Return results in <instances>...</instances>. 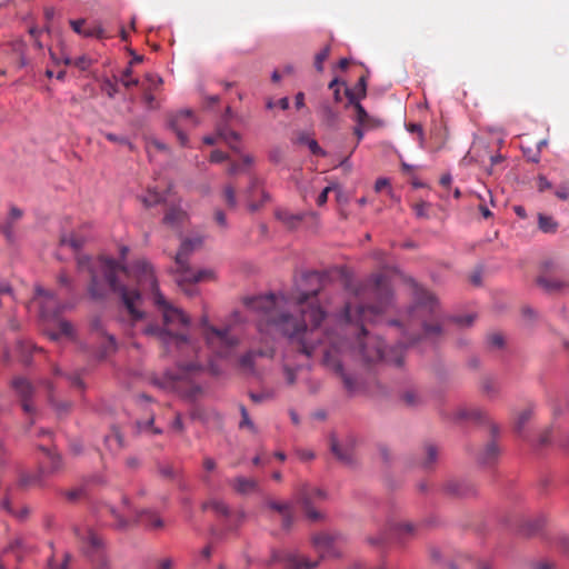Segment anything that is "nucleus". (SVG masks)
<instances>
[{"mask_svg": "<svg viewBox=\"0 0 569 569\" xmlns=\"http://www.w3.org/2000/svg\"><path fill=\"white\" fill-rule=\"evenodd\" d=\"M274 350L272 347H268L266 349H259V350H250L246 355H243L239 363L240 366L249 371H253L254 369V361L258 357H273Z\"/></svg>", "mask_w": 569, "mask_h": 569, "instance_id": "4468645a", "label": "nucleus"}, {"mask_svg": "<svg viewBox=\"0 0 569 569\" xmlns=\"http://www.w3.org/2000/svg\"><path fill=\"white\" fill-rule=\"evenodd\" d=\"M299 141L301 143L307 144L313 154L326 156V151L318 144V142L315 139L309 138L308 136H301L299 138Z\"/></svg>", "mask_w": 569, "mask_h": 569, "instance_id": "cd10ccee", "label": "nucleus"}, {"mask_svg": "<svg viewBox=\"0 0 569 569\" xmlns=\"http://www.w3.org/2000/svg\"><path fill=\"white\" fill-rule=\"evenodd\" d=\"M186 212L180 208H171L163 217V222L168 226L176 227L183 221Z\"/></svg>", "mask_w": 569, "mask_h": 569, "instance_id": "6ab92c4d", "label": "nucleus"}, {"mask_svg": "<svg viewBox=\"0 0 569 569\" xmlns=\"http://www.w3.org/2000/svg\"><path fill=\"white\" fill-rule=\"evenodd\" d=\"M90 63L91 61L87 56H81L73 60V64L78 67L80 70H87Z\"/></svg>", "mask_w": 569, "mask_h": 569, "instance_id": "a18cd8bd", "label": "nucleus"}, {"mask_svg": "<svg viewBox=\"0 0 569 569\" xmlns=\"http://www.w3.org/2000/svg\"><path fill=\"white\" fill-rule=\"evenodd\" d=\"M36 293H37V297H43V298H46L48 300H52V301L54 300V296L41 287L36 288Z\"/></svg>", "mask_w": 569, "mask_h": 569, "instance_id": "6e6d98bb", "label": "nucleus"}, {"mask_svg": "<svg viewBox=\"0 0 569 569\" xmlns=\"http://www.w3.org/2000/svg\"><path fill=\"white\" fill-rule=\"evenodd\" d=\"M50 459H51V470L52 471H56L60 468L61 466V459L58 455H52L50 456Z\"/></svg>", "mask_w": 569, "mask_h": 569, "instance_id": "e2e57ef3", "label": "nucleus"}, {"mask_svg": "<svg viewBox=\"0 0 569 569\" xmlns=\"http://www.w3.org/2000/svg\"><path fill=\"white\" fill-rule=\"evenodd\" d=\"M550 188H551L550 181L546 177L540 176L538 178V189H539V191H545V190L550 189Z\"/></svg>", "mask_w": 569, "mask_h": 569, "instance_id": "603ef678", "label": "nucleus"}, {"mask_svg": "<svg viewBox=\"0 0 569 569\" xmlns=\"http://www.w3.org/2000/svg\"><path fill=\"white\" fill-rule=\"evenodd\" d=\"M274 216L278 221L290 230L297 229L305 219L303 212H292L287 208L276 209Z\"/></svg>", "mask_w": 569, "mask_h": 569, "instance_id": "9b49d317", "label": "nucleus"}, {"mask_svg": "<svg viewBox=\"0 0 569 569\" xmlns=\"http://www.w3.org/2000/svg\"><path fill=\"white\" fill-rule=\"evenodd\" d=\"M76 535L79 538L81 551L94 561V569H110L104 557L102 538L91 528L77 529Z\"/></svg>", "mask_w": 569, "mask_h": 569, "instance_id": "423d86ee", "label": "nucleus"}, {"mask_svg": "<svg viewBox=\"0 0 569 569\" xmlns=\"http://www.w3.org/2000/svg\"><path fill=\"white\" fill-rule=\"evenodd\" d=\"M203 244L202 237H194L182 241L176 254L174 280L179 287L186 283H197L202 281H212L216 279L213 269H201L193 271L189 266L190 254Z\"/></svg>", "mask_w": 569, "mask_h": 569, "instance_id": "7ed1b4c3", "label": "nucleus"}, {"mask_svg": "<svg viewBox=\"0 0 569 569\" xmlns=\"http://www.w3.org/2000/svg\"><path fill=\"white\" fill-rule=\"evenodd\" d=\"M168 126L177 134L180 144L187 147V131L197 126V120L191 110H181L171 117Z\"/></svg>", "mask_w": 569, "mask_h": 569, "instance_id": "0eeeda50", "label": "nucleus"}, {"mask_svg": "<svg viewBox=\"0 0 569 569\" xmlns=\"http://www.w3.org/2000/svg\"><path fill=\"white\" fill-rule=\"evenodd\" d=\"M78 270L79 272H88L91 277L89 286L91 298H103L109 289L119 293L133 319H141L143 312L137 308V305L141 302L139 290L128 289L117 282L119 271L133 277L141 288L149 289L152 292L154 303L162 316V327L148 326L143 329V333L157 337L168 352H171L172 349H177L181 353L196 352V345L188 336V329L191 325L190 317L182 309L167 301L158 287L153 268L149 262L144 260L137 261L128 270L112 258L100 257L93 260L88 256H81L78 258Z\"/></svg>", "mask_w": 569, "mask_h": 569, "instance_id": "f03ea898", "label": "nucleus"}, {"mask_svg": "<svg viewBox=\"0 0 569 569\" xmlns=\"http://www.w3.org/2000/svg\"><path fill=\"white\" fill-rule=\"evenodd\" d=\"M232 486H233L234 490L239 493H249L256 489L257 483L251 478L237 477L232 481Z\"/></svg>", "mask_w": 569, "mask_h": 569, "instance_id": "a211bd4d", "label": "nucleus"}, {"mask_svg": "<svg viewBox=\"0 0 569 569\" xmlns=\"http://www.w3.org/2000/svg\"><path fill=\"white\" fill-rule=\"evenodd\" d=\"M339 542V539L328 533H320L313 537V545L322 558L340 556Z\"/></svg>", "mask_w": 569, "mask_h": 569, "instance_id": "1a4fd4ad", "label": "nucleus"}, {"mask_svg": "<svg viewBox=\"0 0 569 569\" xmlns=\"http://www.w3.org/2000/svg\"><path fill=\"white\" fill-rule=\"evenodd\" d=\"M366 130H368L366 126L356 124L353 132L357 136L358 143L362 140Z\"/></svg>", "mask_w": 569, "mask_h": 569, "instance_id": "052dcab7", "label": "nucleus"}, {"mask_svg": "<svg viewBox=\"0 0 569 569\" xmlns=\"http://www.w3.org/2000/svg\"><path fill=\"white\" fill-rule=\"evenodd\" d=\"M227 159V154L220 150H213L210 154L211 162H222Z\"/></svg>", "mask_w": 569, "mask_h": 569, "instance_id": "3c124183", "label": "nucleus"}, {"mask_svg": "<svg viewBox=\"0 0 569 569\" xmlns=\"http://www.w3.org/2000/svg\"><path fill=\"white\" fill-rule=\"evenodd\" d=\"M348 101L350 104H352L356 109V122L357 124L366 126L367 129H375L376 126L371 124V117L368 114V112L365 110L363 106L359 101V97H356L353 92L346 91Z\"/></svg>", "mask_w": 569, "mask_h": 569, "instance_id": "ddd939ff", "label": "nucleus"}, {"mask_svg": "<svg viewBox=\"0 0 569 569\" xmlns=\"http://www.w3.org/2000/svg\"><path fill=\"white\" fill-rule=\"evenodd\" d=\"M453 418L456 420H477L480 418V412L475 409L459 408Z\"/></svg>", "mask_w": 569, "mask_h": 569, "instance_id": "a878e982", "label": "nucleus"}, {"mask_svg": "<svg viewBox=\"0 0 569 569\" xmlns=\"http://www.w3.org/2000/svg\"><path fill=\"white\" fill-rule=\"evenodd\" d=\"M387 187H389V180L387 178H379L375 183L376 191H381Z\"/></svg>", "mask_w": 569, "mask_h": 569, "instance_id": "680f3d73", "label": "nucleus"}, {"mask_svg": "<svg viewBox=\"0 0 569 569\" xmlns=\"http://www.w3.org/2000/svg\"><path fill=\"white\" fill-rule=\"evenodd\" d=\"M204 508H211L219 515L227 516L229 513L228 506L221 500H212L204 505Z\"/></svg>", "mask_w": 569, "mask_h": 569, "instance_id": "72a5a7b5", "label": "nucleus"}, {"mask_svg": "<svg viewBox=\"0 0 569 569\" xmlns=\"http://www.w3.org/2000/svg\"><path fill=\"white\" fill-rule=\"evenodd\" d=\"M87 241V237L78 236L76 233L66 234L61 238V243L69 246L74 250L80 249Z\"/></svg>", "mask_w": 569, "mask_h": 569, "instance_id": "5701e85b", "label": "nucleus"}, {"mask_svg": "<svg viewBox=\"0 0 569 569\" xmlns=\"http://www.w3.org/2000/svg\"><path fill=\"white\" fill-rule=\"evenodd\" d=\"M499 448L495 442L489 443L479 457V461L483 465L490 463L497 459Z\"/></svg>", "mask_w": 569, "mask_h": 569, "instance_id": "b1692460", "label": "nucleus"}, {"mask_svg": "<svg viewBox=\"0 0 569 569\" xmlns=\"http://www.w3.org/2000/svg\"><path fill=\"white\" fill-rule=\"evenodd\" d=\"M201 326L204 329V338L208 347L220 358L229 357L237 347L239 340L230 333L228 328L217 329L209 325L208 318L201 319Z\"/></svg>", "mask_w": 569, "mask_h": 569, "instance_id": "39448f33", "label": "nucleus"}, {"mask_svg": "<svg viewBox=\"0 0 569 569\" xmlns=\"http://www.w3.org/2000/svg\"><path fill=\"white\" fill-rule=\"evenodd\" d=\"M131 74H132V69L131 67H128L123 73H122V77L120 79L121 83L129 88V87H132V86H137L138 84V79H133L131 78Z\"/></svg>", "mask_w": 569, "mask_h": 569, "instance_id": "4c0bfd02", "label": "nucleus"}, {"mask_svg": "<svg viewBox=\"0 0 569 569\" xmlns=\"http://www.w3.org/2000/svg\"><path fill=\"white\" fill-rule=\"evenodd\" d=\"M173 562L171 559H163L159 563V569H172Z\"/></svg>", "mask_w": 569, "mask_h": 569, "instance_id": "774afa93", "label": "nucleus"}, {"mask_svg": "<svg viewBox=\"0 0 569 569\" xmlns=\"http://www.w3.org/2000/svg\"><path fill=\"white\" fill-rule=\"evenodd\" d=\"M279 561L284 562L287 569H315L318 566V561H311L305 557L273 551L272 562Z\"/></svg>", "mask_w": 569, "mask_h": 569, "instance_id": "9d476101", "label": "nucleus"}, {"mask_svg": "<svg viewBox=\"0 0 569 569\" xmlns=\"http://www.w3.org/2000/svg\"><path fill=\"white\" fill-rule=\"evenodd\" d=\"M28 515H29V509L27 507H22L19 511L13 510V513H12V516L17 517L20 520L26 519L28 517Z\"/></svg>", "mask_w": 569, "mask_h": 569, "instance_id": "0e129e2a", "label": "nucleus"}, {"mask_svg": "<svg viewBox=\"0 0 569 569\" xmlns=\"http://www.w3.org/2000/svg\"><path fill=\"white\" fill-rule=\"evenodd\" d=\"M223 196H224V199H226V202L227 204L230 207V208H236L237 206V199H236V192H234V188L232 186H226L224 189H223Z\"/></svg>", "mask_w": 569, "mask_h": 569, "instance_id": "c9c22d12", "label": "nucleus"}, {"mask_svg": "<svg viewBox=\"0 0 569 569\" xmlns=\"http://www.w3.org/2000/svg\"><path fill=\"white\" fill-rule=\"evenodd\" d=\"M412 311L423 319V329L427 335L439 333L441 331L439 325L429 326L425 321L427 316L438 317L440 313L438 301L432 295L426 293L423 299L416 303Z\"/></svg>", "mask_w": 569, "mask_h": 569, "instance_id": "6e6552de", "label": "nucleus"}, {"mask_svg": "<svg viewBox=\"0 0 569 569\" xmlns=\"http://www.w3.org/2000/svg\"><path fill=\"white\" fill-rule=\"evenodd\" d=\"M239 410H240V413H241V421L239 422V427L241 429L247 428L252 433H256L257 432V428H256L253 421L251 420V418L249 416V412L246 409V407L243 405H240Z\"/></svg>", "mask_w": 569, "mask_h": 569, "instance_id": "393cba45", "label": "nucleus"}, {"mask_svg": "<svg viewBox=\"0 0 569 569\" xmlns=\"http://www.w3.org/2000/svg\"><path fill=\"white\" fill-rule=\"evenodd\" d=\"M329 53H330V47L327 46L325 48H322L317 54H316V59H315V67L318 71H322L323 70V62L325 60L329 57Z\"/></svg>", "mask_w": 569, "mask_h": 569, "instance_id": "f704fd0d", "label": "nucleus"}, {"mask_svg": "<svg viewBox=\"0 0 569 569\" xmlns=\"http://www.w3.org/2000/svg\"><path fill=\"white\" fill-rule=\"evenodd\" d=\"M203 467H204L206 470L212 471L216 468V461L212 458L207 457L203 460Z\"/></svg>", "mask_w": 569, "mask_h": 569, "instance_id": "69168bd1", "label": "nucleus"}, {"mask_svg": "<svg viewBox=\"0 0 569 569\" xmlns=\"http://www.w3.org/2000/svg\"><path fill=\"white\" fill-rule=\"evenodd\" d=\"M22 217V210L17 207H11L9 211V218L14 221Z\"/></svg>", "mask_w": 569, "mask_h": 569, "instance_id": "bf43d9fd", "label": "nucleus"}, {"mask_svg": "<svg viewBox=\"0 0 569 569\" xmlns=\"http://www.w3.org/2000/svg\"><path fill=\"white\" fill-rule=\"evenodd\" d=\"M338 86V79H333L330 83H329V88L330 89H333V98L337 102H340L341 101V94H340V90L339 88H336Z\"/></svg>", "mask_w": 569, "mask_h": 569, "instance_id": "864d4df0", "label": "nucleus"}, {"mask_svg": "<svg viewBox=\"0 0 569 569\" xmlns=\"http://www.w3.org/2000/svg\"><path fill=\"white\" fill-rule=\"evenodd\" d=\"M538 283L547 291H553L561 287L560 282L557 280H550L546 278H539Z\"/></svg>", "mask_w": 569, "mask_h": 569, "instance_id": "58836bf2", "label": "nucleus"}, {"mask_svg": "<svg viewBox=\"0 0 569 569\" xmlns=\"http://www.w3.org/2000/svg\"><path fill=\"white\" fill-rule=\"evenodd\" d=\"M320 110H321L322 118L328 123H335L337 121V113L332 110V108L329 104L323 103L321 106Z\"/></svg>", "mask_w": 569, "mask_h": 569, "instance_id": "e433bc0d", "label": "nucleus"}, {"mask_svg": "<svg viewBox=\"0 0 569 569\" xmlns=\"http://www.w3.org/2000/svg\"><path fill=\"white\" fill-rule=\"evenodd\" d=\"M437 457H438V452H437L436 447L429 446L427 448V461L425 462V465L426 466L432 465L437 460Z\"/></svg>", "mask_w": 569, "mask_h": 569, "instance_id": "de8ad7c7", "label": "nucleus"}, {"mask_svg": "<svg viewBox=\"0 0 569 569\" xmlns=\"http://www.w3.org/2000/svg\"><path fill=\"white\" fill-rule=\"evenodd\" d=\"M331 449L332 451L335 452V455L342 461H349V457L343 455L341 451H340V448L338 446L337 442H332V446H331Z\"/></svg>", "mask_w": 569, "mask_h": 569, "instance_id": "13d9d810", "label": "nucleus"}, {"mask_svg": "<svg viewBox=\"0 0 569 569\" xmlns=\"http://www.w3.org/2000/svg\"><path fill=\"white\" fill-rule=\"evenodd\" d=\"M317 291L301 292L296 298L298 316L286 313V299L281 295H267L249 300V308L256 313L261 340L268 337L284 336L300 345L299 355L311 357L318 343L328 345L323 349V363L339 375L346 388L352 389L353 381L343 371L342 361L348 358H360L366 362L385 360L397 367L402 365V356L390 357L382 348L378 337L369 336L365 330L366 321H376L380 312L391 302L387 296L381 308L345 307L340 317V332L322 331L321 323L327 312L311 300Z\"/></svg>", "mask_w": 569, "mask_h": 569, "instance_id": "f257e3e1", "label": "nucleus"}, {"mask_svg": "<svg viewBox=\"0 0 569 569\" xmlns=\"http://www.w3.org/2000/svg\"><path fill=\"white\" fill-rule=\"evenodd\" d=\"M104 90L110 98H113L117 93V87L109 80L104 82Z\"/></svg>", "mask_w": 569, "mask_h": 569, "instance_id": "4d7b16f0", "label": "nucleus"}, {"mask_svg": "<svg viewBox=\"0 0 569 569\" xmlns=\"http://www.w3.org/2000/svg\"><path fill=\"white\" fill-rule=\"evenodd\" d=\"M33 550V547L28 545L23 538H14L2 551V555L13 552L18 561H22L29 552Z\"/></svg>", "mask_w": 569, "mask_h": 569, "instance_id": "2eb2a0df", "label": "nucleus"}, {"mask_svg": "<svg viewBox=\"0 0 569 569\" xmlns=\"http://www.w3.org/2000/svg\"><path fill=\"white\" fill-rule=\"evenodd\" d=\"M283 372L288 385L296 382L297 373H307L308 369L302 365L295 366L290 362L289 357H284Z\"/></svg>", "mask_w": 569, "mask_h": 569, "instance_id": "f3484780", "label": "nucleus"}, {"mask_svg": "<svg viewBox=\"0 0 569 569\" xmlns=\"http://www.w3.org/2000/svg\"><path fill=\"white\" fill-rule=\"evenodd\" d=\"M539 229L545 233H553L558 228V223L552 217L539 214L538 216Z\"/></svg>", "mask_w": 569, "mask_h": 569, "instance_id": "4be33fe9", "label": "nucleus"}, {"mask_svg": "<svg viewBox=\"0 0 569 569\" xmlns=\"http://www.w3.org/2000/svg\"><path fill=\"white\" fill-rule=\"evenodd\" d=\"M489 342L492 347L500 348L503 345V338L500 335H492Z\"/></svg>", "mask_w": 569, "mask_h": 569, "instance_id": "5fc2aeb1", "label": "nucleus"}, {"mask_svg": "<svg viewBox=\"0 0 569 569\" xmlns=\"http://www.w3.org/2000/svg\"><path fill=\"white\" fill-rule=\"evenodd\" d=\"M12 387L22 399V407L26 412H32L33 407L28 401L33 392L31 383L24 378H16L12 381Z\"/></svg>", "mask_w": 569, "mask_h": 569, "instance_id": "f8f14e48", "label": "nucleus"}, {"mask_svg": "<svg viewBox=\"0 0 569 569\" xmlns=\"http://www.w3.org/2000/svg\"><path fill=\"white\" fill-rule=\"evenodd\" d=\"M104 137H106L110 142H116V143L126 144V146H128L130 149H132V144H131V142H130L126 137H120V136H117V134H114V133H110V132H106V133H104Z\"/></svg>", "mask_w": 569, "mask_h": 569, "instance_id": "a19ab883", "label": "nucleus"}, {"mask_svg": "<svg viewBox=\"0 0 569 569\" xmlns=\"http://www.w3.org/2000/svg\"><path fill=\"white\" fill-rule=\"evenodd\" d=\"M402 398L409 407H416L422 402L420 395L415 389L407 390Z\"/></svg>", "mask_w": 569, "mask_h": 569, "instance_id": "7c9ffc66", "label": "nucleus"}, {"mask_svg": "<svg viewBox=\"0 0 569 569\" xmlns=\"http://www.w3.org/2000/svg\"><path fill=\"white\" fill-rule=\"evenodd\" d=\"M332 187L331 186H328L326 187L321 192L320 194L318 196L317 198V203L318 206H323L327 200H328V194L329 192L331 191Z\"/></svg>", "mask_w": 569, "mask_h": 569, "instance_id": "8fccbe9b", "label": "nucleus"}, {"mask_svg": "<svg viewBox=\"0 0 569 569\" xmlns=\"http://www.w3.org/2000/svg\"><path fill=\"white\" fill-rule=\"evenodd\" d=\"M556 196L561 200H566L569 197V187L560 188L556 191Z\"/></svg>", "mask_w": 569, "mask_h": 569, "instance_id": "338daca9", "label": "nucleus"}, {"mask_svg": "<svg viewBox=\"0 0 569 569\" xmlns=\"http://www.w3.org/2000/svg\"><path fill=\"white\" fill-rule=\"evenodd\" d=\"M475 317L472 315H467L463 317H457L453 319V321L459 327H470L473 323Z\"/></svg>", "mask_w": 569, "mask_h": 569, "instance_id": "37998d69", "label": "nucleus"}, {"mask_svg": "<svg viewBox=\"0 0 569 569\" xmlns=\"http://www.w3.org/2000/svg\"><path fill=\"white\" fill-rule=\"evenodd\" d=\"M219 136L229 144L230 148L238 150L240 137L237 132L231 130L221 131Z\"/></svg>", "mask_w": 569, "mask_h": 569, "instance_id": "c85d7f7f", "label": "nucleus"}, {"mask_svg": "<svg viewBox=\"0 0 569 569\" xmlns=\"http://www.w3.org/2000/svg\"><path fill=\"white\" fill-rule=\"evenodd\" d=\"M109 511L114 517L116 527L119 529H126L139 520L144 521L146 526L151 529L162 528L163 526L162 519L157 513L150 511L138 513L127 498L121 500L119 507H110Z\"/></svg>", "mask_w": 569, "mask_h": 569, "instance_id": "20e7f679", "label": "nucleus"}, {"mask_svg": "<svg viewBox=\"0 0 569 569\" xmlns=\"http://www.w3.org/2000/svg\"><path fill=\"white\" fill-rule=\"evenodd\" d=\"M408 131L418 133L420 147L423 146V130L418 123H411L407 127Z\"/></svg>", "mask_w": 569, "mask_h": 569, "instance_id": "49530a36", "label": "nucleus"}, {"mask_svg": "<svg viewBox=\"0 0 569 569\" xmlns=\"http://www.w3.org/2000/svg\"><path fill=\"white\" fill-rule=\"evenodd\" d=\"M270 507L274 510H278L282 516V522L284 528H289L291 520L289 517L288 506L278 502H271Z\"/></svg>", "mask_w": 569, "mask_h": 569, "instance_id": "473e14b6", "label": "nucleus"}, {"mask_svg": "<svg viewBox=\"0 0 569 569\" xmlns=\"http://www.w3.org/2000/svg\"><path fill=\"white\" fill-rule=\"evenodd\" d=\"M428 209H429V203L425 202V201L413 206V211H415L416 216L419 218H427Z\"/></svg>", "mask_w": 569, "mask_h": 569, "instance_id": "79ce46f5", "label": "nucleus"}, {"mask_svg": "<svg viewBox=\"0 0 569 569\" xmlns=\"http://www.w3.org/2000/svg\"><path fill=\"white\" fill-rule=\"evenodd\" d=\"M416 527L410 522L398 523L395 527V536L399 540H406L409 537L415 536Z\"/></svg>", "mask_w": 569, "mask_h": 569, "instance_id": "412c9836", "label": "nucleus"}, {"mask_svg": "<svg viewBox=\"0 0 569 569\" xmlns=\"http://www.w3.org/2000/svg\"><path fill=\"white\" fill-rule=\"evenodd\" d=\"M214 220L222 229L228 228L227 217L222 210L218 209L214 211Z\"/></svg>", "mask_w": 569, "mask_h": 569, "instance_id": "c03bdc74", "label": "nucleus"}, {"mask_svg": "<svg viewBox=\"0 0 569 569\" xmlns=\"http://www.w3.org/2000/svg\"><path fill=\"white\" fill-rule=\"evenodd\" d=\"M71 559H72L71 553L64 552L62 556V562L60 565H58L56 562L54 556H51L48 559V567L50 569H69V563H70Z\"/></svg>", "mask_w": 569, "mask_h": 569, "instance_id": "c756f323", "label": "nucleus"}, {"mask_svg": "<svg viewBox=\"0 0 569 569\" xmlns=\"http://www.w3.org/2000/svg\"><path fill=\"white\" fill-rule=\"evenodd\" d=\"M199 366L194 362H190L186 366H179L174 371L164 372L167 383L174 386L180 380L188 379L192 371L197 370Z\"/></svg>", "mask_w": 569, "mask_h": 569, "instance_id": "dca6fc26", "label": "nucleus"}, {"mask_svg": "<svg viewBox=\"0 0 569 569\" xmlns=\"http://www.w3.org/2000/svg\"><path fill=\"white\" fill-rule=\"evenodd\" d=\"M104 36V30L101 24L96 23L93 26H89L83 30V37L86 38H98L101 39Z\"/></svg>", "mask_w": 569, "mask_h": 569, "instance_id": "2f4dec72", "label": "nucleus"}, {"mask_svg": "<svg viewBox=\"0 0 569 569\" xmlns=\"http://www.w3.org/2000/svg\"><path fill=\"white\" fill-rule=\"evenodd\" d=\"M58 328H59V333L50 335L52 339H58L60 336H66L68 338H71L73 336V327L69 321L59 320Z\"/></svg>", "mask_w": 569, "mask_h": 569, "instance_id": "bb28decb", "label": "nucleus"}, {"mask_svg": "<svg viewBox=\"0 0 569 569\" xmlns=\"http://www.w3.org/2000/svg\"><path fill=\"white\" fill-rule=\"evenodd\" d=\"M350 92H353L356 97H359V101L366 97L367 91V82L366 79L362 77L359 79L358 83L355 86L353 90H349Z\"/></svg>", "mask_w": 569, "mask_h": 569, "instance_id": "ea45409f", "label": "nucleus"}, {"mask_svg": "<svg viewBox=\"0 0 569 569\" xmlns=\"http://www.w3.org/2000/svg\"><path fill=\"white\" fill-rule=\"evenodd\" d=\"M141 202L146 208H151L163 201V196L156 189H148L147 192L140 197Z\"/></svg>", "mask_w": 569, "mask_h": 569, "instance_id": "aec40b11", "label": "nucleus"}, {"mask_svg": "<svg viewBox=\"0 0 569 569\" xmlns=\"http://www.w3.org/2000/svg\"><path fill=\"white\" fill-rule=\"evenodd\" d=\"M83 24H84L83 19L70 20V26H71L72 30L82 37H83V30H84Z\"/></svg>", "mask_w": 569, "mask_h": 569, "instance_id": "09e8293b", "label": "nucleus"}]
</instances>
